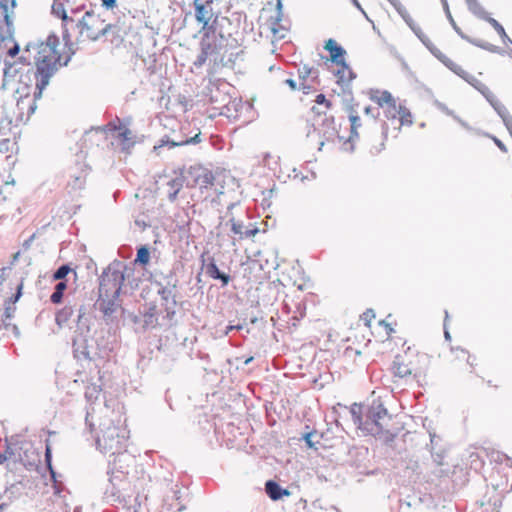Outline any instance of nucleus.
Returning <instances> with one entry per match:
<instances>
[{
	"instance_id": "1",
	"label": "nucleus",
	"mask_w": 512,
	"mask_h": 512,
	"mask_svg": "<svg viewBox=\"0 0 512 512\" xmlns=\"http://www.w3.org/2000/svg\"><path fill=\"white\" fill-rule=\"evenodd\" d=\"M59 38L52 34L49 35L45 43L34 45L28 43L25 52L31 49H37L36 70L29 62L25 63V58L20 57L19 61L12 63L5 60L3 73V86H9L18 83L16 93L20 95L17 106L23 109L28 105V116L36 110L35 101L42 96L43 90L49 84L50 78L57 72L62 65L60 63L61 55L57 50Z\"/></svg>"
},
{
	"instance_id": "2",
	"label": "nucleus",
	"mask_w": 512,
	"mask_h": 512,
	"mask_svg": "<svg viewBox=\"0 0 512 512\" xmlns=\"http://www.w3.org/2000/svg\"><path fill=\"white\" fill-rule=\"evenodd\" d=\"M114 418L104 419L100 423V433L97 435L96 448L103 454L116 455L126 450L128 431L125 426V419L120 414Z\"/></svg>"
},
{
	"instance_id": "3",
	"label": "nucleus",
	"mask_w": 512,
	"mask_h": 512,
	"mask_svg": "<svg viewBox=\"0 0 512 512\" xmlns=\"http://www.w3.org/2000/svg\"><path fill=\"white\" fill-rule=\"evenodd\" d=\"M214 3L212 0H194V16L198 24H201V31L204 32V37L214 38L219 37L225 40V35L231 36L228 27L232 25L229 18L221 16L218 12L214 11Z\"/></svg>"
},
{
	"instance_id": "4",
	"label": "nucleus",
	"mask_w": 512,
	"mask_h": 512,
	"mask_svg": "<svg viewBox=\"0 0 512 512\" xmlns=\"http://www.w3.org/2000/svg\"><path fill=\"white\" fill-rule=\"evenodd\" d=\"M103 498L108 504L139 512V493H136L130 477L125 475L112 474L109 477V484L105 488Z\"/></svg>"
},
{
	"instance_id": "5",
	"label": "nucleus",
	"mask_w": 512,
	"mask_h": 512,
	"mask_svg": "<svg viewBox=\"0 0 512 512\" xmlns=\"http://www.w3.org/2000/svg\"><path fill=\"white\" fill-rule=\"evenodd\" d=\"M133 269L119 260L111 262L99 277L98 294L119 297L121 293H126L125 280L129 283L130 274Z\"/></svg>"
},
{
	"instance_id": "6",
	"label": "nucleus",
	"mask_w": 512,
	"mask_h": 512,
	"mask_svg": "<svg viewBox=\"0 0 512 512\" xmlns=\"http://www.w3.org/2000/svg\"><path fill=\"white\" fill-rule=\"evenodd\" d=\"M351 415L358 428L370 435L381 433L386 420L390 419L387 409L380 401H373L368 408L365 420L360 414V408H357L356 405L352 407Z\"/></svg>"
},
{
	"instance_id": "7",
	"label": "nucleus",
	"mask_w": 512,
	"mask_h": 512,
	"mask_svg": "<svg viewBox=\"0 0 512 512\" xmlns=\"http://www.w3.org/2000/svg\"><path fill=\"white\" fill-rule=\"evenodd\" d=\"M90 322L91 319L87 315L86 308L84 306H80L77 309L73 348L74 352L83 356V358H90L91 349L93 348V339L90 338Z\"/></svg>"
},
{
	"instance_id": "8",
	"label": "nucleus",
	"mask_w": 512,
	"mask_h": 512,
	"mask_svg": "<svg viewBox=\"0 0 512 512\" xmlns=\"http://www.w3.org/2000/svg\"><path fill=\"white\" fill-rule=\"evenodd\" d=\"M102 24L103 21L93 11H87L81 20H74V28L70 31L78 32L77 40L88 39L96 41L101 36L106 35L111 28L110 24L101 27Z\"/></svg>"
},
{
	"instance_id": "9",
	"label": "nucleus",
	"mask_w": 512,
	"mask_h": 512,
	"mask_svg": "<svg viewBox=\"0 0 512 512\" xmlns=\"http://www.w3.org/2000/svg\"><path fill=\"white\" fill-rule=\"evenodd\" d=\"M456 75L465 80L468 84L474 87L478 92H480L484 98L489 102V104L493 107L495 112L499 111L500 108H503L504 105L496 98V96L492 93V91L481 81L476 79L473 75L466 72L462 69L461 66H457L453 71Z\"/></svg>"
},
{
	"instance_id": "10",
	"label": "nucleus",
	"mask_w": 512,
	"mask_h": 512,
	"mask_svg": "<svg viewBox=\"0 0 512 512\" xmlns=\"http://www.w3.org/2000/svg\"><path fill=\"white\" fill-rule=\"evenodd\" d=\"M227 41V39H225ZM224 40L219 38L218 42L216 39L211 42L210 38L203 37L201 42V53L198 55L195 65H203L207 58L211 57L214 62L223 61L225 58L226 51L222 52Z\"/></svg>"
},
{
	"instance_id": "11",
	"label": "nucleus",
	"mask_w": 512,
	"mask_h": 512,
	"mask_svg": "<svg viewBox=\"0 0 512 512\" xmlns=\"http://www.w3.org/2000/svg\"><path fill=\"white\" fill-rule=\"evenodd\" d=\"M120 307L119 297L98 294L95 308L102 313L103 319L107 324L117 320Z\"/></svg>"
},
{
	"instance_id": "12",
	"label": "nucleus",
	"mask_w": 512,
	"mask_h": 512,
	"mask_svg": "<svg viewBox=\"0 0 512 512\" xmlns=\"http://www.w3.org/2000/svg\"><path fill=\"white\" fill-rule=\"evenodd\" d=\"M178 280L172 274L167 277L166 284H159L158 294L160 295L162 301L165 302V310L168 317H173L175 315V306L177 304L176 301V290H177Z\"/></svg>"
},
{
	"instance_id": "13",
	"label": "nucleus",
	"mask_w": 512,
	"mask_h": 512,
	"mask_svg": "<svg viewBox=\"0 0 512 512\" xmlns=\"http://www.w3.org/2000/svg\"><path fill=\"white\" fill-rule=\"evenodd\" d=\"M324 48L327 51H329L330 56H331V61L336 63L337 65H341L343 68L342 71L339 70L337 73L339 80L342 82L345 81V71H347L349 74V77L347 80L349 81V80L353 79L355 77L354 73L344 60V55L346 53L345 49L343 47H341L340 45H338L336 43V41L333 39L327 40Z\"/></svg>"
},
{
	"instance_id": "14",
	"label": "nucleus",
	"mask_w": 512,
	"mask_h": 512,
	"mask_svg": "<svg viewBox=\"0 0 512 512\" xmlns=\"http://www.w3.org/2000/svg\"><path fill=\"white\" fill-rule=\"evenodd\" d=\"M214 175L212 171L203 166H192L188 170L189 186H198L200 189H207L214 184Z\"/></svg>"
},
{
	"instance_id": "15",
	"label": "nucleus",
	"mask_w": 512,
	"mask_h": 512,
	"mask_svg": "<svg viewBox=\"0 0 512 512\" xmlns=\"http://www.w3.org/2000/svg\"><path fill=\"white\" fill-rule=\"evenodd\" d=\"M371 99L375 101L383 110L387 119L395 120L401 111V104L397 105L394 97L388 91H377L376 95H372Z\"/></svg>"
},
{
	"instance_id": "16",
	"label": "nucleus",
	"mask_w": 512,
	"mask_h": 512,
	"mask_svg": "<svg viewBox=\"0 0 512 512\" xmlns=\"http://www.w3.org/2000/svg\"><path fill=\"white\" fill-rule=\"evenodd\" d=\"M110 457H113V459L109 460L108 474L110 476L112 474H122L129 477V468L135 461L134 457L126 450Z\"/></svg>"
},
{
	"instance_id": "17",
	"label": "nucleus",
	"mask_w": 512,
	"mask_h": 512,
	"mask_svg": "<svg viewBox=\"0 0 512 512\" xmlns=\"http://www.w3.org/2000/svg\"><path fill=\"white\" fill-rule=\"evenodd\" d=\"M118 122L120 121L118 120ZM96 130L105 133H117V138H119V140L122 142L123 150H128L133 145L132 132L122 123L117 125L115 122H110L106 125V127H98Z\"/></svg>"
},
{
	"instance_id": "18",
	"label": "nucleus",
	"mask_w": 512,
	"mask_h": 512,
	"mask_svg": "<svg viewBox=\"0 0 512 512\" xmlns=\"http://www.w3.org/2000/svg\"><path fill=\"white\" fill-rule=\"evenodd\" d=\"M52 13L57 17L61 18L63 21V39L66 44H68L71 40L70 30L74 28V19L69 17L64 8V3L61 1L54 0L52 5Z\"/></svg>"
},
{
	"instance_id": "19",
	"label": "nucleus",
	"mask_w": 512,
	"mask_h": 512,
	"mask_svg": "<svg viewBox=\"0 0 512 512\" xmlns=\"http://www.w3.org/2000/svg\"><path fill=\"white\" fill-rule=\"evenodd\" d=\"M170 493L164 497V504L167 506L168 510H176L182 511L185 509L184 504L182 503V490L178 484L172 485L170 488Z\"/></svg>"
},
{
	"instance_id": "20",
	"label": "nucleus",
	"mask_w": 512,
	"mask_h": 512,
	"mask_svg": "<svg viewBox=\"0 0 512 512\" xmlns=\"http://www.w3.org/2000/svg\"><path fill=\"white\" fill-rule=\"evenodd\" d=\"M430 436V452L433 461L437 465H443V461L445 458V449L442 448L440 444V437H438L435 433H429Z\"/></svg>"
},
{
	"instance_id": "21",
	"label": "nucleus",
	"mask_w": 512,
	"mask_h": 512,
	"mask_svg": "<svg viewBox=\"0 0 512 512\" xmlns=\"http://www.w3.org/2000/svg\"><path fill=\"white\" fill-rule=\"evenodd\" d=\"M133 321L135 324H139L144 330L155 327L158 322L155 307H150L140 316H134Z\"/></svg>"
},
{
	"instance_id": "22",
	"label": "nucleus",
	"mask_w": 512,
	"mask_h": 512,
	"mask_svg": "<svg viewBox=\"0 0 512 512\" xmlns=\"http://www.w3.org/2000/svg\"><path fill=\"white\" fill-rule=\"evenodd\" d=\"M282 1L283 0H277L276 16L273 18V20L271 22V31H272L273 35L279 39H282L285 37V34L283 33L285 28L283 26H281V24H280V22L282 21V18H283V3H282Z\"/></svg>"
},
{
	"instance_id": "23",
	"label": "nucleus",
	"mask_w": 512,
	"mask_h": 512,
	"mask_svg": "<svg viewBox=\"0 0 512 512\" xmlns=\"http://www.w3.org/2000/svg\"><path fill=\"white\" fill-rule=\"evenodd\" d=\"M229 222L231 223V231L235 235H238L239 239L255 236L259 232L257 227L245 228L243 223L241 221L235 220L234 217H231Z\"/></svg>"
},
{
	"instance_id": "24",
	"label": "nucleus",
	"mask_w": 512,
	"mask_h": 512,
	"mask_svg": "<svg viewBox=\"0 0 512 512\" xmlns=\"http://www.w3.org/2000/svg\"><path fill=\"white\" fill-rule=\"evenodd\" d=\"M206 274L212 279L221 281L222 286L228 285L231 280L230 275L219 270L213 258L206 264Z\"/></svg>"
},
{
	"instance_id": "25",
	"label": "nucleus",
	"mask_w": 512,
	"mask_h": 512,
	"mask_svg": "<svg viewBox=\"0 0 512 512\" xmlns=\"http://www.w3.org/2000/svg\"><path fill=\"white\" fill-rule=\"evenodd\" d=\"M265 491L270 499L274 501L281 499L283 496L290 495V492L287 489H283L277 482L273 480H268L265 483Z\"/></svg>"
},
{
	"instance_id": "26",
	"label": "nucleus",
	"mask_w": 512,
	"mask_h": 512,
	"mask_svg": "<svg viewBox=\"0 0 512 512\" xmlns=\"http://www.w3.org/2000/svg\"><path fill=\"white\" fill-rule=\"evenodd\" d=\"M424 39L425 43L423 44L430 50V52L453 72L458 65L436 48L426 36H424Z\"/></svg>"
},
{
	"instance_id": "27",
	"label": "nucleus",
	"mask_w": 512,
	"mask_h": 512,
	"mask_svg": "<svg viewBox=\"0 0 512 512\" xmlns=\"http://www.w3.org/2000/svg\"><path fill=\"white\" fill-rule=\"evenodd\" d=\"M392 373L395 377L400 379H406L411 376L412 371L408 365L404 364L402 361V357L400 355H396L393 363H392Z\"/></svg>"
},
{
	"instance_id": "28",
	"label": "nucleus",
	"mask_w": 512,
	"mask_h": 512,
	"mask_svg": "<svg viewBox=\"0 0 512 512\" xmlns=\"http://www.w3.org/2000/svg\"><path fill=\"white\" fill-rule=\"evenodd\" d=\"M22 290H23V282L21 281L17 287H16V293L12 295L6 302H5V310H4V316L6 319H11L14 316L15 313V306L14 304L20 299L22 296Z\"/></svg>"
},
{
	"instance_id": "29",
	"label": "nucleus",
	"mask_w": 512,
	"mask_h": 512,
	"mask_svg": "<svg viewBox=\"0 0 512 512\" xmlns=\"http://www.w3.org/2000/svg\"><path fill=\"white\" fill-rule=\"evenodd\" d=\"M468 10L475 15L476 17L485 20L488 22V19L491 18L483 6L478 2V0H466Z\"/></svg>"
},
{
	"instance_id": "30",
	"label": "nucleus",
	"mask_w": 512,
	"mask_h": 512,
	"mask_svg": "<svg viewBox=\"0 0 512 512\" xmlns=\"http://www.w3.org/2000/svg\"><path fill=\"white\" fill-rule=\"evenodd\" d=\"M465 41H467V42L471 43L472 45L477 46L481 49L487 50L491 53H497V54H501V55H503L505 53L504 50L501 49L500 47H498L494 44H491L489 42L480 40V39L471 38L468 36V39H466Z\"/></svg>"
},
{
	"instance_id": "31",
	"label": "nucleus",
	"mask_w": 512,
	"mask_h": 512,
	"mask_svg": "<svg viewBox=\"0 0 512 512\" xmlns=\"http://www.w3.org/2000/svg\"><path fill=\"white\" fill-rule=\"evenodd\" d=\"M75 312L72 306H65L56 313L55 321L59 327L68 323Z\"/></svg>"
},
{
	"instance_id": "32",
	"label": "nucleus",
	"mask_w": 512,
	"mask_h": 512,
	"mask_svg": "<svg viewBox=\"0 0 512 512\" xmlns=\"http://www.w3.org/2000/svg\"><path fill=\"white\" fill-rule=\"evenodd\" d=\"M184 179L182 177H175L168 182L170 190L168 192V199L174 202L177 199L179 191L183 187Z\"/></svg>"
},
{
	"instance_id": "33",
	"label": "nucleus",
	"mask_w": 512,
	"mask_h": 512,
	"mask_svg": "<svg viewBox=\"0 0 512 512\" xmlns=\"http://www.w3.org/2000/svg\"><path fill=\"white\" fill-rule=\"evenodd\" d=\"M320 120L322 121V125L327 127V129L324 130V136H326L327 139H329L332 136H334L335 133H336V129H335V126H334V119H333V117H327L326 115H324V118H320V119L316 120L314 125H319V121Z\"/></svg>"
},
{
	"instance_id": "34",
	"label": "nucleus",
	"mask_w": 512,
	"mask_h": 512,
	"mask_svg": "<svg viewBox=\"0 0 512 512\" xmlns=\"http://www.w3.org/2000/svg\"><path fill=\"white\" fill-rule=\"evenodd\" d=\"M67 288V283L66 281H59L56 285H55V288H54V292L52 293V295L50 296V300L52 303L54 304H59L61 303L62 299H63V295H64V292Z\"/></svg>"
},
{
	"instance_id": "35",
	"label": "nucleus",
	"mask_w": 512,
	"mask_h": 512,
	"mask_svg": "<svg viewBox=\"0 0 512 512\" xmlns=\"http://www.w3.org/2000/svg\"><path fill=\"white\" fill-rule=\"evenodd\" d=\"M488 23L495 29L505 45H511L512 40L506 34L504 27L494 18H489Z\"/></svg>"
},
{
	"instance_id": "36",
	"label": "nucleus",
	"mask_w": 512,
	"mask_h": 512,
	"mask_svg": "<svg viewBox=\"0 0 512 512\" xmlns=\"http://www.w3.org/2000/svg\"><path fill=\"white\" fill-rule=\"evenodd\" d=\"M150 260V252L146 246H140L137 249L136 258L134 260V264L146 265Z\"/></svg>"
},
{
	"instance_id": "37",
	"label": "nucleus",
	"mask_w": 512,
	"mask_h": 512,
	"mask_svg": "<svg viewBox=\"0 0 512 512\" xmlns=\"http://www.w3.org/2000/svg\"><path fill=\"white\" fill-rule=\"evenodd\" d=\"M45 460H46L47 465H48L49 470H50L51 479L53 480V488L55 490L54 493L55 494H59L61 492V488H60V485H58V483H57L56 474L53 471L52 466H51V450H50L49 446H46Z\"/></svg>"
},
{
	"instance_id": "38",
	"label": "nucleus",
	"mask_w": 512,
	"mask_h": 512,
	"mask_svg": "<svg viewBox=\"0 0 512 512\" xmlns=\"http://www.w3.org/2000/svg\"><path fill=\"white\" fill-rule=\"evenodd\" d=\"M443 5V8H444V11H445V14L447 16V19L449 20L451 26L453 27V29L455 30V32L463 39V40H466L468 39V35L464 34L462 32V30L459 28V26L456 24L454 18L452 17L451 15V12L449 10V6H448V2H445Z\"/></svg>"
},
{
	"instance_id": "39",
	"label": "nucleus",
	"mask_w": 512,
	"mask_h": 512,
	"mask_svg": "<svg viewBox=\"0 0 512 512\" xmlns=\"http://www.w3.org/2000/svg\"><path fill=\"white\" fill-rule=\"evenodd\" d=\"M397 118L399 120L398 130L403 125H411L412 124L411 113H410V111L405 106H401V111L399 112Z\"/></svg>"
},
{
	"instance_id": "40",
	"label": "nucleus",
	"mask_w": 512,
	"mask_h": 512,
	"mask_svg": "<svg viewBox=\"0 0 512 512\" xmlns=\"http://www.w3.org/2000/svg\"><path fill=\"white\" fill-rule=\"evenodd\" d=\"M22 493V484L16 483L8 487L4 494L9 500L17 499Z\"/></svg>"
},
{
	"instance_id": "41",
	"label": "nucleus",
	"mask_w": 512,
	"mask_h": 512,
	"mask_svg": "<svg viewBox=\"0 0 512 512\" xmlns=\"http://www.w3.org/2000/svg\"><path fill=\"white\" fill-rule=\"evenodd\" d=\"M349 120L351 122V135L349 137V142H352L354 138L358 137L357 129L361 126L360 117L357 115L350 114Z\"/></svg>"
},
{
	"instance_id": "42",
	"label": "nucleus",
	"mask_w": 512,
	"mask_h": 512,
	"mask_svg": "<svg viewBox=\"0 0 512 512\" xmlns=\"http://www.w3.org/2000/svg\"><path fill=\"white\" fill-rule=\"evenodd\" d=\"M101 393V388L95 384L88 385L85 390V398L92 402L97 400Z\"/></svg>"
},
{
	"instance_id": "43",
	"label": "nucleus",
	"mask_w": 512,
	"mask_h": 512,
	"mask_svg": "<svg viewBox=\"0 0 512 512\" xmlns=\"http://www.w3.org/2000/svg\"><path fill=\"white\" fill-rule=\"evenodd\" d=\"M70 271V266L63 264L54 272L53 279L63 281V279L69 274Z\"/></svg>"
},
{
	"instance_id": "44",
	"label": "nucleus",
	"mask_w": 512,
	"mask_h": 512,
	"mask_svg": "<svg viewBox=\"0 0 512 512\" xmlns=\"http://www.w3.org/2000/svg\"><path fill=\"white\" fill-rule=\"evenodd\" d=\"M200 135H201V133L198 132L195 136L190 137V138H188V139H186L184 141H181L179 143L172 142L171 146L174 147V146H180V145H188V144L200 143L201 142Z\"/></svg>"
},
{
	"instance_id": "45",
	"label": "nucleus",
	"mask_w": 512,
	"mask_h": 512,
	"mask_svg": "<svg viewBox=\"0 0 512 512\" xmlns=\"http://www.w3.org/2000/svg\"><path fill=\"white\" fill-rule=\"evenodd\" d=\"M453 351L456 353V357L457 358H459V359L460 358H466L467 363L470 364L471 366L473 365V363L470 361L471 356L468 355V352L465 349L456 348V349H453Z\"/></svg>"
},
{
	"instance_id": "46",
	"label": "nucleus",
	"mask_w": 512,
	"mask_h": 512,
	"mask_svg": "<svg viewBox=\"0 0 512 512\" xmlns=\"http://www.w3.org/2000/svg\"><path fill=\"white\" fill-rule=\"evenodd\" d=\"M435 106L444 112L446 115L453 117V115H456L452 110H450L444 103H441L439 101L434 102Z\"/></svg>"
},
{
	"instance_id": "47",
	"label": "nucleus",
	"mask_w": 512,
	"mask_h": 512,
	"mask_svg": "<svg viewBox=\"0 0 512 512\" xmlns=\"http://www.w3.org/2000/svg\"><path fill=\"white\" fill-rule=\"evenodd\" d=\"M352 4L363 14V16L365 17V19L369 22H371L373 24V30H376V26L375 24L373 23V21L368 17L367 13L364 11V9L362 8L361 4L359 3L358 0H351Z\"/></svg>"
},
{
	"instance_id": "48",
	"label": "nucleus",
	"mask_w": 512,
	"mask_h": 512,
	"mask_svg": "<svg viewBox=\"0 0 512 512\" xmlns=\"http://www.w3.org/2000/svg\"><path fill=\"white\" fill-rule=\"evenodd\" d=\"M315 102L318 105H325V107L328 109L331 106L330 101H328L324 94H318L316 96Z\"/></svg>"
},
{
	"instance_id": "49",
	"label": "nucleus",
	"mask_w": 512,
	"mask_h": 512,
	"mask_svg": "<svg viewBox=\"0 0 512 512\" xmlns=\"http://www.w3.org/2000/svg\"><path fill=\"white\" fill-rule=\"evenodd\" d=\"M315 435L314 432H309V433H306L304 436H303V439L305 440L307 446L309 448H316V444L312 441V437Z\"/></svg>"
},
{
	"instance_id": "50",
	"label": "nucleus",
	"mask_w": 512,
	"mask_h": 512,
	"mask_svg": "<svg viewBox=\"0 0 512 512\" xmlns=\"http://www.w3.org/2000/svg\"><path fill=\"white\" fill-rule=\"evenodd\" d=\"M101 3L106 9H113L116 6V0H101Z\"/></svg>"
},
{
	"instance_id": "51",
	"label": "nucleus",
	"mask_w": 512,
	"mask_h": 512,
	"mask_svg": "<svg viewBox=\"0 0 512 512\" xmlns=\"http://www.w3.org/2000/svg\"><path fill=\"white\" fill-rule=\"evenodd\" d=\"M492 138V140L494 141V143L496 144V146L503 152H507V148L506 146L504 145V143L499 140L498 138H496L495 136H490Z\"/></svg>"
},
{
	"instance_id": "52",
	"label": "nucleus",
	"mask_w": 512,
	"mask_h": 512,
	"mask_svg": "<svg viewBox=\"0 0 512 512\" xmlns=\"http://www.w3.org/2000/svg\"><path fill=\"white\" fill-rule=\"evenodd\" d=\"M299 74H300L301 78H306L312 74V68H308L307 66H304L303 69L299 70Z\"/></svg>"
},
{
	"instance_id": "53",
	"label": "nucleus",
	"mask_w": 512,
	"mask_h": 512,
	"mask_svg": "<svg viewBox=\"0 0 512 512\" xmlns=\"http://www.w3.org/2000/svg\"><path fill=\"white\" fill-rule=\"evenodd\" d=\"M449 318V314H448V311H445V320H444V337L446 340H451V336H450V333L448 332V330L446 329V323H447V320Z\"/></svg>"
},
{
	"instance_id": "54",
	"label": "nucleus",
	"mask_w": 512,
	"mask_h": 512,
	"mask_svg": "<svg viewBox=\"0 0 512 512\" xmlns=\"http://www.w3.org/2000/svg\"><path fill=\"white\" fill-rule=\"evenodd\" d=\"M84 184V179L81 176L75 178L74 183L71 184L73 188H81Z\"/></svg>"
},
{
	"instance_id": "55",
	"label": "nucleus",
	"mask_w": 512,
	"mask_h": 512,
	"mask_svg": "<svg viewBox=\"0 0 512 512\" xmlns=\"http://www.w3.org/2000/svg\"><path fill=\"white\" fill-rule=\"evenodd\" d=\"M375 317V314L373 312V310H367L364 314H363V320L367 322V324L369 323L370 319L371 318H374Z\"/></svg>"
},
{
	"instance_id": "56",
	"label": "nucleus",
	"mask_w": 512,
	"mask_h": 512,
	"mask_svg": "<svg viewBox=\"0 0 512 512\" xmlns=\"http://www.w3.org/2000/svg\"><path fill=\"white\" fill-rule=\"evenodd\" d=\"M453 118L462 126L464 127L465 129L467 130H470L471 127L468 125L467 122H465L464 120H462L460 117H458L457 115H453Z\"/></svg>"
},
{
	"instance_id": "57",
	"label": "nucleus",
	"mask_w": 512,
	"mask_h": 512,
	"mask_svg": "<svg viewBox=\"0 0 512 512\" xmlns=\"http://www.w3.org/2000/svg\"><path fill=\"white\" fill-rule=\"evenodd\" d=\"M373 110H374V109H373V108H371V107H366V108H365V110H364V112H365V114H367V115H371L372 117H374V118H375L376 116H378V115H379V112L377 111V113H376V114H374V113H373Z\"/></svg>"
},
{
	"instance_id": "58",
	"label": "nucleus",
	"mask_w": 512,
	"mask_h": 512,
	"mask_svg": "<svg viewBox=\"0 0 512 512\" xmlns=\"http://www.w3.org/2000/svg\"><path fill=\"white\" fill-rule=\"evenodd\" d=\"M285 83L292 89V90H296V82L293 80V79H287L285 81Z\"/></svg>"
},
{
	"instance_id": "59",
	"label": "nucleus",
	"mask_w": 512,
	"mask_h": 512,
	"mask_svg": "<svg viewBox=\"0 0 512 512\" xmlns=\"http://www.w3.org/2000/svg\"><path fill=\"white\" fill-rule=\"evenodd\" d=\"M7 270V268L3 267L0 269V286L2 285L3 281H4V274H5V271Z\"/></svg>"
},
{
	"instance_id": "60",
	"label": "nucleus",
	"mask_w": 512,
	"mask_h": 512,
	"mask_svg": "<svg viewBox=\"0 0 512 512\" xmlns=\"http://www.w3.org/2000/svg\"><path fill=\"white\" fill-rule=\"evenodd\" d=\"M234 330V325H228L225 329V334L228 335L230 332Z\"/></svg>"
},
{
	"instance_id": "61",
	"label": "nucleus",
	"mask_w": 512,
	"mask_h": 512,
	"mask_svg": "<svg viewBox=\"0 0 512 512\" xmlns=\"http://www.w3.org/2000/svg\"><path fill=\"white\" fill-rule=\"evenodd\" d=\"M312 111L314 113H316L318 115V117L320 118L321 114L323 113L322 111H320L319 109H317L316 107H313L312 108Z\"/></svg>"
},
{
	"instance_id": "62",
	"label": "nucleus",
	"mask_w": 512,
	"mask_h": 512,
	"mask_svg": "<svg viewBox=\"0 0 512 512\" xmlns=\"http://www.w3.org/2000/svg\"><path fill=\"white\" fill-rule=\"evenodd\" d=\"M242 329H243V325L242 324L234 325V330H242Z\"/></svg>"
},
{
	"instance_id": "63",
	"label": "nucleus",
	"mask_w": 512,
	"mask_h": 512,
	"mask_svg": "<svg viewBox=\"0 0 512 512\" xmlns=\"http://www.w3.org/2000/svg\"><path fill=\"white\" fill-rule=\"evenodd\" d=\"M383 134L386 136L387 134V125L384 123L382 126Z\"/></svg>"
},
{
	"instance_id": "64",
	"label": "nucleus",
	"mask_w": 512,
	"mask_h": 512,
	"mask_svg": "<svg viewBox=\"0 0 512 512\" xmlns=\"http://www.w3.org/2000/svg\"><path fill=\"white\" fill-rule=\"evenodd\" d=\"M253 360V357H249L247 358L245 361H244V364L248 365L249 363H251Z\"/></svg>"
}]
</instances>
